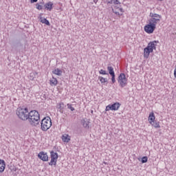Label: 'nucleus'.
Segmentation results:
<instances>
[{"label":"nucleus","instance_id":"1","mask_svg":"<svg viewBox=\"0 0 176 176\" xmlns=\"http://www.w3.org/2000/svg\"><path fill=\"white\" fill-rule=\"evenodd\" d=\"M149 16L151 18L148 19V23L144 26V30L146 34H153L155 30H156V24L162 19V15L151 12Z\"/></svg>","mask_w":176,"mask_h":176},{"label":"nucleus","instance_id":"2","mask_svg":"<svg viewBox=\"0 0 176 176\" xmlns=\"http://www.w3.org/2000/svg\"><path fill=\"white\" fill-rule=\"evenodd\" d=\"M28 120L31 126H38L41 122V115L36 110H32L29 112Z\"/></svg>","mask_w":176,"mask_h":176},{"label":"nucleus","instance_id":"3","mask_svg":"<svg viewBox=\"0 0 176 176\" xmlns=\"http://www.w3.org/2000/svg\"><path fill=\"white\" fill-rule=\"evenodd\" d=\"M159 41H154L148 43V45L144 49V58H149V54L151 53H153V50H156V43H158Z\"/></svg>","mask_w":176,"mask_h":176},{"label":"nucleus","instance_id":"4","mask_svg":"<svg viewBox=\"0 0 176 176\" xmlns=\"http://www.w3.org/2000/svg\"><path fill=\"white\" fill-rule=\"evenodd\" d=\"M16 113L18 118L24 122H25V120H28V118H30V112L28 111V108L27 107L24 109L19 107L16 111Z\"/></svg>","mask_w":176,"mask_h":176},{"label":"nucleus","instance_id":"5","mask_svg":"<svg viewBox=\"0 0 176 176\" xmlns=\"http://www.w3.org/2000/svg\"><path fill=\"white\" fill-rule=\"evenodd\" d=\"M41 130L43 131H47L52 127V119L50 117H45L41 122Z\"/></svg>","mask_w":176,"mask_h":176},{"label":"nucleus","instance_id":"6","mask_svg":"<svg viewBox=\"0 0 176 176\" xmlns=\"http://www.w3.org/2000/svg\"><path fill=\"white\" fill-rule=\"evenodd\" d=\"M117 80L121 89H123V87H126V86H127V78H126V74L124 73L120 74Z\"/></svg>","mask_w":176,"mask_h":176},{"label":"nucleus","instance_id":"7","mask_svg":"<svg viewBox=\"0 0 176 176\" xmlns=\"http://www.w3.org/2000/svg\"><path fill=\"white\" fill-rule=\"evenodd\" d=\"M156 119V117H155V113L153 112L150 113L148 116V122L151 126H153V127H155V129H160V124L159 122L155 120Z\"/></svg>","mask_w":176,"mask_h":176},{"label":"nucleus","instance_id":"8","mask_svg":"<svg viewBox=\"0 0 176 176\" xmlns=\"http://www.w3.org/2000/svg\"><path fill=\"white\" fill-rule=\"evenodd\" d=\"M51 161L48 163L49 166H56L57 164V159H58V153L54 151L50 152Z\"/></svg>","mask_w":176,"mask_h":176},{"label":"nucleus","instance_id":"9","mask_svg":"<svg viewBox=\"0 0 176 176\" xmlns=\"http://www.w3.org/2000/svg\"><path fill=\"white\" fill-rule=\"evenodd\" d=\"M120 105L121 104L116 102H114L112 104H109L106 107L105 111H118L119 109V108H120Z\"/></svg>","mask_w":176,"mask_h":176},{"label":"nucleus","instance_id":"10","mask_svg":"<svg viewBox=\"0 0 176 176\" xmlns=\"http://www.w3.org/2000/svg\"><path fill=\"white\" fill-rule=\"evenodd\" d=\"M38 159H41L43 162H47L49 160V156L47 155V153H45L43 151L40 152L38 154Z\"/></svg>","mask_w":176,"mask_h":176},{"label":"nucleus","instance_id":"11","mask_svg":"<svg viewBox=\"0 0 176 176\" xmlns=\"http://www.w3.org/2000/svg\"><path fill=\"white\" fill-rule=\"evenodd\" d=\"M13 47L20 52V50H23V43H21V41H19L13 45L12 49Z\"/></svg>","mask_w":176,"mask_h":176},{"label":"nucleus","instance_id":"12","mask_svg":"<svg viewBox=\"0 0 176 176\" xmlns=\"http://www.w3.org/2000/svg\"><path fill=\"white\" fill-rule=\"evenodd\" d=\"M44 9L45 10H49L50 12L52 11L53 9V3L52 1H50L44 5Z\"/></svg>","mask_w":176,"mask_h":176},{"label":"nucleus","instance_id":"13","mask_svg":"<svg viewBox=\"0 0 176 176\" xmlns=\"http://www.w3.org/2000/svg\"><path fill=\"white\" fill-rule=\"evenodd\" d=\"M6 168V164L5 163V160L0 159V173H3Z\"/></svg>","mask_w":176,"mask_h":176},{"label":"nucleus","instance_id":"14","mask_svg":"<svg viewBox=\"0 0 176 176\" xmlns=\"http://www.w3.org/2000/svg\"><path fill=\"white\" fill-rule=\"evenodd\" d=\"M90 122H89L87 120H84L82 121V126L84 129H86L87 130H89L90 129Z\"/></svg>","mask_w":176,"mask_h":176},{"label":"nucleus","instance_id":"15","mask_svg":"<svg viewBox=\"0 0 176 176\" xmlns=\"http://www.w3.org/2000/svg\"><path fill=\"white\" fill-rule=\"evenodd\" d=\"M52 74H54V75H57L58 76H61V75H63V71L57 68L52 71Z\"/></svg>","mask_w":176,"mask_h":176},{"label":"nucleus","instance_id":"16","mask_svg":"<svg viewBox=\"0 0 176 176\" xmlns=\"http://www.w3.org/2000/svg\"><path fill=\"white\" fill-rule=\"evenodd\" d=\"M41 19V23L43 24H45V25H50V22L49 20H47L46 18H42V16L40 17Z\"/></svg>","mask_w":176,"mask_h":176},{"label":"nucleus","instance_id":"17","mask_svg":"<svg viewBox=\"0 0 176 176\" xmlns=\"http://www.w3.org/2000/svg\"><path fill=\"white\" fill-rule=\"evenodd\" d=\"M38 76V72H32L30 74V80H34L35 78Z\"/></svg>","mask_w":176,"mask_h":176},{"label":"nucleus","instance_id":"18","mask_svg":"<svg viewBox=\"0 0 176 176\" xmlns=\"http://www.w3.org/2000/svg\"><path fill=\"white\" fill-rule=\"evenodd\" d=\"M50 82L51 86H57V84L58 83L57 78L54 77H53L52 79L50 80Z\"/></svg>","mask_w":176,"mask_h":176},{"label":"nucleus","instance_id":"19","mask_svg":"<svg viewBox=\"0 0 176 176\" xmlns=\"http://www.w3.org/2000/svg\"><path fill=\"white\" fill-rule=\"evenodd\" d=\"M68 137H69V135H62V141H63V142H69L71 141V138H68Z\"/></svg>","mask_w":176,"mask_h":176},{"label":"nucleus","instance_id":"20","mask_svg":"<svg viewBox=\"0 0 176 176\" xmlns=\"http://www.w3.org/2000/svg\"><path fill=\"white\" fill-rule=\"evenodd\" d=\"M64 107H65L64 102H60L57 104V108L58 109H60V113H63V110L64 109Z\"/></svg>","mask_w":176,"mask_h":176},{"label":"nucleus","instance_id":"21","mask_svg":"<svg viewBox=\"0 0 176 176\" xmlns=\"http://www.w3.org/2000/svg\"><path fill=\"white\" fill-rule=\"evenodd\" d=\"M44 8V6H43V3L41 2V3H37L36 4V8L38 10H42V9H43Z\"/></svg>","mask_w":176,"mask_h":176},{"label":"nucleus","instance_id":"22","mask_svg":"<svg viewBox=\"0 0 176 176\" xmlns=\"http://www.w3.org/2000/svg\"><path fill=\"white\" fill-rule=\"evenodd\" d=\"M107 71H108V74H109V75H115V71L113 70V68L112 67V66H109L107 67Z\"/></svg>","mask_w":176,"mask_h":176},{"label":"nucleus","instance_id":"23","mask_svg":"<svg viewBox=\"0 0 176 176\" xmlns=\"http://www.w3.org/2000/svg\"><path fill=\"white\" fill-rule=\"evenodd\" d=\"M98 79H99L100 82L102 85H104V83L108 82V79H107V78H104V77H102V76H99V77H98Z\"/></svg>","mask_w":176,"mask_h":176},{"label":"nucleus","instance_id":"24","mask_svg":"<svg viewBox=\"0 0 176 176\" xmlns=\"http://www.w3.org/2000/svg\"><path fill=\"white\" fill-rule=\"evenodd\" d=\"M99 74L100 75H109V74H108V72H107V71L101 69L100 71H99Z\"/></svg>","mask_w":176,"mask_h":176},{"label":"nucleus","instance_id":"25","mask_svg":"<svg viewBox=\"0 0 176 176\" xmlns=\"http://www.w3.org/2000/svg\"><path fill=\"white\" fill-rule=\"evenodd\" d=\"M67 109H70V111H75V108H74V107H72V104L68 103V104H67Z\"/></svg>","mask_w":176,"mask_h":176},{"label":"nucleus","instance_id":"26","mask_svg":"<svg viewBox=\"0 0 176 176\" xmlns=\"http://www.w3.org/2000/svg\"><path fill=\"white\" fill-rule=\"evenodd\" d=\"M141 162L142 164L146 163L148 162V157L144 156L143 157H142Z\"/></svg>","mask_w":176,"mask_h":176},{"label":"nucleus","instance_id":"27","mask_svg":"<svg viewBox=\"0 0 176 176\" xmlns=\"http://www.w3.org/2000/svg\"><path fill=\"white\" fill-rule=\"evenodd\" d=\"M111 10L113 13H115V14H117V16H120L119 11L115 10V8H113V7H111Z\"/></svg>","mask_w":176,"mask_h":176},{"label":"nucleus","instance_id":"28","mask_svg":"<svg viewBox=\"0 0 176 176\" xmlns=\"http://www.w3.org/2000/svg\"><path fill=\"white\" fill-rule=\"evenodd\" d=\"M111 82H112V83H115V82H116V79L115 78L116 75L115 74H112V75H111Z\"/></svg>","mask_w":176,"mask_h":176},{"label":"nucleus","instance_id":"29","mask_svg":"<svg viewBox=\"0 0 176 176\" xmlns=\"http://www.w3.org/2000/svg\"><path fill=\"white\" fill-rule=\"evenodd\" d=\"M113 3L114 5H120V1L119 0H113Z\"/></svg>","mask_w":176,"mask_h":176},{"label":"nucleus","instance_id":"30","mask_svg":"<svg viewBox=\"0 0 176 176\" xmlns=\"http://www.w3.org/2000/svg\"><path fill=\"white\" fill-rule=\"evenodd\" d=\"M113 3V0H108L107 1V5H112Z\"/></svg>","mask_w":176,"mask_h":176},{"label":"nucleus","instance_id":"31","mask_svg":"<svg viewBox=\"0 0 176 176\" xmlns=\"http://www.w3.org/2000/svg\"><path fill=\"white\" fill-rule=\"evenodd\" d=\"M31 3H35V2H38V0H30Z\"/></svg>","mask_w":176,"mask_h":176},{"label":"nucleus","instance_id":"32","mask_svg":"<svg viewBox=\"0 0 176 176\" xmlns=\"http://www.w3.org/2000/svg\"><path fill=\"white\" fill-rule=\"evenodd\" d=\"M118 10H120V12H123V8H118Z\"/></svg>","mask_w":176,"mask_h":176},{"label":"nucleus","instance_id":"33","mask_svg":"<svg viewBox=\"0 0 176 176\" xmlns=\"http://www.w3.org/2000/svg\"><path fill=\"white\" fill-rule=\"evenodd\" d=\"M94 3H97L98 2V0H94Z\"/></svg>","mask_w":176,"mask_h":176},{"label":"nucleus","instance_id":"34","mask_svg":"<svg viewBox=\"0 0 176 176\" xmlns=\"http://www.w3.org/2000/svg\"><path fill=\"white\" fill-rule=\"evenodd\" d=\"M118 8H119V7H118V6H114V8H113V9H118Z\"/></svg>","mask_w":176,"mask_h":176},{"label":"nucleus","instance_id":"35","mask_svg":"<svg viewBox=\"0 0 176 176\" xmlns=\"http://www.w3.org/2000/svg\"><path fill=\"white\" fill-rule=\"evenodd\" d=\"M104 164H108V163H107L106 162H103Z\"/></svg>","mask_w":176,"mask_h":176},{"label":"nucleus","instance_id":"36","mask_svg":"<svg viewBox=\"0 0 176 176\" xmlns=\"http://www.w3.org/2000/svg\"><path fill=\"white\" fill-rule=\"evenodd\" d=\"M60 10L63 11V8H60Z\"/></svg>","mask_w":176,"mask_h":176},{"label":"nucleus","instance_id":"37","mask_svg":"<svg viewBox=\"0 0 176 176\" xmlns=\"http://www.w3.org/2000/svg\"><path fill=\"white\" fill-rule=\"evenodd\" d=\"M158 1H163V0H158Z\"/></svg>","mask_w":176,"mask_h":176}]
</instances>
